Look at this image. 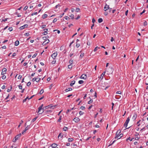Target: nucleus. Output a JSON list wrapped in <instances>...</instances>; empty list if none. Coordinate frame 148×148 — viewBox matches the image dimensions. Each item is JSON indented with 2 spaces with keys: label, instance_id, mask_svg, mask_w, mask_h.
I'll return each mask as SVG.
<instances>
[{
  "label": "nucleus",
  "instance_id": "f257e3e1",
  "mask_svg": "<svg viewBox=\"0 0 148 148\" xmlns=\"http://www.w3.org/2000/svg\"><path fill=\"white\" fill-rule=\"evenodd\" d=\"M30 128V125H27V127L25 128V130H23V131L22 132V134H24L25 132L29 129Z\"/></svg>",
  "mask_w": 148,
  "mask_h": 148
},
{
  "label": "nucleus",
  "instance_id": "f03ea898",
  "mask_svg": "<svg viewBox=\"0 0 148 148\" xmlns=\"http://www.w3.org/2000/svg\"><path fill=\"white\" fill-rule=\"evenodd\" d=\"M57 55V52H55L53 53L51 55V57L53 59H55L56 58V57Z\"/></svg>",
  "mask_w": 148,
  "mask_h": 148
},
{
  "label": "nucleus",
  "instance_id": "7ed1b4c3",
  "mask_svg": "<svg viewBox=\"0 0 148 148\" xmlns=\"http://www.w3.org/2000/svg\"><path fill=\"white\" fill-rule=\"evenodd\" d=\"M108 70L106 69V71L109 72V73H112L113 72L112 68V67H109V69H108Z\"/></svg>",
  "mask_w": 148,
  "mask_h": 148
},
{
  "label": "nucleus",
  "instance_id": "20e7f679",
  "mask_svg": "<svg viewBox=\"0 0 148 148\" xmlns=\"http://www.w3.org/2000/svg\"><path fill=\"white\" fill-rule=\"evenodd\" d=\"M41 79L40 78L38 77V78H34L33 79L32 81L34 82L35 81H36V82H38Z\"/></svg>",
  "mask_w": 148,
  "mask_h": 148
},
{
  "label": "nucleus",
  "instance_id": "39448f33",
  "mask_svg": "<svg viewBox=\"0 0 148 148\" xmlns=\"http://www.w3.org/2000/svg\"><path fill=\"white\" fill-rule=\"evenodd\" d=\"M28 26V25L27 24H25L23 26L21 27H19V29H24L27 27Z\"/></svg>",
  "mask_w": 148,
  "mask_h": 148
},
{
  "label": "nucleus",
  "instance_id": "423d86ee",
  "mask_svg": "<svg viewBox=\"0 0 148 148\" xmlns=\"http://www.w3.org/2000/svg\"><path fill=\"white\" fill-rule=\"evenodd\" d=\"M120 133V132H119V131H118L116 134V136L115 138H116L118 139V138L120 137L119 134Z\"/></svg>",
  "mask_w": 148,
  "mask_h": 148
},
{
  "label": "nucleus",
  "instance_id": "0eeeda50",
  "mask_svg": "<svg viewBox=\"0 0 148 148\" xmlns=\"http://www.w3.org/2000/svg\"><path fill=\"white\" fill-rule=\"evenodd\" d=\"M86 75L85 74H83L81 76L80 78L81 79H86Z\"/></svg>",
  "mask_w": 148,
  "mask_h": 148
},
{
  "label": "nucleus",
  "instance_id": "6e6552de",
  "mask_svg": "<svg viewBox=\"0 0 148 148\" xmlns=\"http://www.w3.org/2000/svg\"><path fill=\"white\" fill-rule=\"evenodd\" d=\"M42 109V108L41 107L39 106L38 108V113H39V114H42L43 112V111L42 112H40V111Z\"/></svg>",
  "mask_w": 148,
  "mask_h": 148
},
{
  "label": "nucleus",
  "instance_id": "1a4fd4ad",
  "mask_svg": "<svg viewBox=\"0 0 148 148\" xmlns=\"http://www.w3.org/2000/svg\"><path fill=\"white\" fill-rule=\"evenodd\" d=\"M137 114L136 113H134V116L132 117V119L134 120H135L137 117Z\"/></svg>",
  "mask_w": 148,
  "mask_h": 148
},
{
  "label": "nucleus",
  "instance_id": "9d476101",
  "mask_svg": "<svg viewBox=\"0 0 148 148\" xmlns=\"http://www.w3.org/2000/svg\"><path fill=\"white\" fill-rule=\"evenodd\" d=\"M6 68H4L2 70V71L1 73V75H3L5 73V72L6 71Z\"/></svg>",
  "mask_w": 148,
  "mask_h": 148
},
{
  "label": "nucleus",
  "instance_id": "9b49d317",
  "mask_svg": "<svg viewBox=\"0 0 148 148\" xmlns=\"http://www.w3.org/2000/svg\"><path fill=\"white\" fill-rule=\"evenodd\" d=\"M80 119L78 118H75L73 119V121H74L75 122L77 123L79 121Z\"/></svg>",
  "mask_w": 148,
  "mask_h": 148
},
{
  "label": "nucleus",
  "instance_id": "f8f14e48",
  "mask_svg": "<svg viewBox=\"0 0 148 148\" xmlns=\"http://www.w3.org/2000/svg\"><path fill=\"white\" fill-rule=\"evenodd\" d=\"M21 136V133L19 134L16 135L15 138H16L17 140Z\"/></svg>",
  "mask_w": 148,
  "mask_h": 148
},
{
  "label": "nucleus",
  "instance_id": "ddd939ff",
  "mask_svg": "<svg viewBox=\"0 0 148 148\" xmlns=\"http://www.w3.org/2000/svg\"><path fill=\"white\" fill-rule=\"evenodd\" d=\"M105 73H106V71L104 72L102 74H101V76L100 77H99V78H101V79H102L103 78V76L105 75Z\"/></svg>",
  "mask_w": 148,
  "mask_h": 148
},
{
  "label": "nucleus",
  "instance_id": "4468645a",
  "mask_svg": "<svg viewBox=\"0 0 148 148\" xmlns=\"http://www.w3.org/2000/svg\"><path fill=\"white\" fill-rule=\"evenodd\" d=\"M56 106V105L55 106H52V104L49 105L48 106H46V107H49V108H52V109H53Z\"/></svg>",
  "mask_w": 148,
  "mask_h": 148
},
{
  "label": "nucleus",
  "instance_id": "2eb2a0df",
  "mask_svg": "<svg viewBox=\"0 0 148 148\" xmlns=\"http://www.w3.org/2000/svg\"><path fill=\"white\" fill-rule=\"evenodd\" d=\"M58 146V145L54 143L52 144L51 145V147H52V148H56V147Z\"/></svg>",
  "mask_w": 148,
  "mask_h": 148
},
{
  "label": "nucleus",
  "instance_id": "dca6fc26",
  "mask_svg": "<svg viewBox=\"0 0 148 148\" xmlns=\"http://www.w3.org/2000/svg\"><path fill=\"white\" fill-rule=\"evenodd\" d=\"M109 8V5L106 4L105 6V8H107L106 9H105V11H106L108 10V9Z\"/></svg>",
  "mask_w": 148,
  "mask_h": 148
},
{
  "label": "nucleus",
  "instance_id": "f3484780",
  "mask_svg": "<svg viewBox=\"0 0 148 148\" xmlns=\"http://www.w3.org/2000/svg\"><path fill=\"white\" fill-rule=\"evenodd\" d=\"M19 44V41L18 40H16L14 43V45L16 46H17Z\"/></svg>",
  "mask_w": 148,
  "mask_h": 148
},
{
  "label": "nucleus",
  "instance_id": "a211bd4d",
  "mask_svg": "<svg viewBox=\"0 0 148 148\" xmlns=\"http://www.w3.org/2000/svg\"><path fill=\"white\" fill-rule=\"evenodd\" d=\"M44 35H46L47 34V31H48L47 29H44Z\"/></svg>",
  "mask_w": 148,
  "mask_h": 148
},
{
  "label": "nucleus",
  "instance_id": "6ab92c4d",
  "mask_svg": "<svg viewBox=\"0 0 148 148\" xmlns=\"http://www.w3.org/2000/svg\"><path fill=\"white\" fill-rule=\"evenodd\" d=\"M72 90V88H70L68 89H66L65 90V91L66 92H67L70 91H71Z\"/></svg>",
  "mask_w": 148,
  "mask_h": 148
},
{
  "label": "nucleus",
  "instance_id": "aec40b11",
  "mask_svg": "<svg viewBox=\"0 0 148 148\" xmlns=\"http://www.w3.org/2000/svg\"><path fill=\"white\" fill-rule=\"evenodd\" d=\"M47 14H44L42 16V18H45L47 17Z\"/></svg>",
  "mask_w": 148,
  "mask_h": 148
},
{
  "label": "nucleus",
  "instance_id": "412c9836",
  "mask_svg": "<svg viewBox=\"0 0 148 148\" xmlns=\"http://www.w3.org/2000/svg\"><path fill=\"white\" fill-rule=\"evenodd\" d=\"M103 21V19L101 18H100L98 20V21L99 23H101Z\"/></svg>",
  "mask_w": 148,
  "mask_h": 148
},
{
  "label": "nucleus",
  "instance_id": "4be33fe9",
  "mask_svg": "<svg viewBox=\"0 0 148 148\" xmlns=\"http://www.w3.org/2000/svg\"><path fill=\"white\" fill-rule=\"evenodd\" d=\"M73 138H69L68 139V141L69 142H72L73 140Z\"/></svg>",
  "mask_w": 148,
  "mask_h": 148
},
{
  "label": "nucleus",
  "instance_id": "5701e85b",
  "mask_svg": "<svg viewBox=\"0 0 148 148\" xmlns=\"http://www.w3.org/2000/svg\"><path fill=\"white\" fill-rule=\"evenodd\" d=\"M75 81H73L72 82V83H71L70 84V85L71 86H72L75 84Z\"/></svg>",
  "mask_w": 148,
  "mask_h": 148
},
{
  "label": "nucleus",
  "instance_id": "b1692460",
  "mask_svg": "<svg viewBox=\"0 0 148 148\" xmlns=\"http://www.w3.org/2000/svg\"><path fill=\"white\" fill-rule=\"evenodd\" d=\"M49 40H46L43 43V44H44V45H45L46 44L48 43L49 42Z\"/></svg>",
  "mask_w": 148,
  "mask_h": 148
},
{
  "label": "nucleus",
  "instance_id": "393cba45",
  "mask_svg": "<svg viewBox=\"0 0 148 148\" xmlns=\"http://www.w3.org/2000/svg\"><path fill=\"white\" fill-rule=\"evenodd\" d=\"M69 63L70 64H72L73 63V60L72 59H71L70 60Z\"/></svg>",
  "mask_w": 148,
  "mask_h": 148
},
{
  "label": "nucleus",
  "instance_id": "a878e982",
  "mask_svg": "<svg viewBox=\"0 0 148 148\" xmlns=\"http://www.w3.org/2000/svg\"><path fill=\"white\" fill-rule=\"evenodd\" d=\"M37 117H36L35 118L33 119L32 120V121H31V123H32V122H33L35 121L37 119Z\"/></svg>",
  "mask_w": 148,
  "mask_h": 148
},
{
  "label": "nucleus",
  "instance_id": "bb28decb",
  "mask_svg": "<svg viewBox=\"0 0 148 148\" xmlns=\"http://www.w3.org/2000/svg\"><path fill=\"white\" fill-rule=\"evenodd\" d=\"M69 16L72 19H73L74 18V15L73 14H71V15H69Z\"/></svg>",
  "mask_w": 148,
  "mask_h": 148
},
{
  "label": "nucleus",
  "instance_id": "cd10ccee",
  "mask_svg": "<svg viewBox=\"0 0 148 148\" xmlns=\"http://www.w3.org/2000/svg\"><path fill=\"white\" fill-rule=\"evenodd\" d=\"M84 53H81V54L80 55V57L81 58H82L84 56Z\"/></svg>",
  "mask_w": 148,
  "mask_h": 148
},
{
  "label": "nucleus",
  "instance_id": "c85d7f7f",
  "mask_svg": "<svg viewBox=\"0 0 148 148\" xmlns=\"http://www.w3.org/2000/svg\"><path fill=\"white\" fill-rule=\"evenodd\" d=\"M84 83V81L82 80H80L79 81L78 83L80 84H82Z\"/></svg>",
  "mask_w": 148,
  "mask_h": 148
},
{
  "label": "nucleus",
  "instance_id": "c756f323",
  "mask_svg": "<svg viewBox=\"0 0 148 148\" xmlns=\"http://www.w3.org/2000/svg\"><path fill=\"white\" fill-rule=\"evenodd\" d=\"M68 129V128L66 127H64L63 128L64 131H66Z\"/></svg>",
  "mask_w": 148,
  "mask_h": 148
},
{
  "label": "nucleus",
  "instance_id": "7c9ffc66",
  "mask_svg": "<svg viewBox=\"0 0 148 148\" xmlns=\"http://www.w3.org/2000/svg\"><path fill=\"white\" fill-rule=\"evenodd\" d=\"M93 102V100L92 99H90V100L88 101V104H90L91 103H92Z\"/></svg>",
  "mask_w": 148,
  "mask_h": 148
},
{
  "label": "nucleus",
  "instance_id": "2f4dec72",
  "mask_svg": "<svg viewBox=\"0 0 148 148\" xmlns=\"http://www.w3.org/2000/svg\"><path fill=\"white\" fill-rule=\"evenodd\" d=\"M68 67L69 69H71L72 67V64H70L69 65H68Z\"/></svg>",
  "mask_w": 148,
  "mask_h": 148
},
{
  "label": "nucleus",
  "instance_id": "473e14b6",
  "mask_svg": "<svg viewBox=\"0 0 148 148\" xmlns=\"http://www.w3.org/2000/svg\"><path fill=\"white\" fill-rule=\"evenodd\" d=\"M44 92V90L43 89H42L40 90V92L39 93L41 95Z\"/></svg>",
  "mask_w": 148,
  "mask_h": 148
},
{
  "label": "nucleus",
  "instance_id": "72a5a7b5",
  "mask_svg": "<svg viewBox=\"0 0 148 148\" xmlns=\"http://www.w3.org/2000/svg\"><path fill=\"white\" fill-rule=\"evenodd\" d=\"M29 34L28 33H27L24 34V36H29Z\"/></svg>",
  "mask_w": 148,
  "mask_h": 148
},
{
  "label": "nucleus",
  "instance_id": "f704fd0d",
  "mask_svg": "<svg viewBox=\"0 0 148 148\" xmlns=\"http://www.w3.org/2000/svg\"><path fill=\"white\" fill-rule=\"evenodd\" d=\"M147 24V22L146 21H145L143 23V25L144 26H146Z\"/></svg>",
  "mask_w": 148,
  "mask_h": 148
},
{
  "label": "nucleus",
  "instance_id": "c9c22d12",
  "mask_svg": "<svg viewBox=\"0 0 148 148\" xmlns=\"http://www.w3.org/2000/svg\"><path fill=\"white\" fill-rule=\"evenodd\" d=\"M18 88H19L20 89H22V85H21V84H20L18 86Z\"/></svg>",
  "mask_w": 148,
  "mask_h": 148
},
{
  "label": "nucleus",
  "instance_id": "e433bc0d",
  "mask_svg": "<svg viewBox=\"0 0 148 148\" xmlns=\"http://www.w3.org/2000/svg\"><path fill=\"white\" fill-rule=\"evenodd\" d=\"M75 10L76 12H78L79 11L80 9L79 8H76Z\"/></svg>",
  "mask_w": 148,
  "mask_h": 148
},
{
  "label": "nucleus",
  "instance_id": "4c0bfd02",
  "mask_svg": "<svg viewBox=\"0 0 148 148\" xmlns=\"http://www.w3.org/2000/svg\"><path fill=\"white\" fill-rule=\"evenodd\" d=\"M64 14V13H63L61 14L58 17L59 18H61L62 17V16H63V15Z\"/></svg>",
  "mask_w": 148,
  "mask_h": 148
},
{
  "label": "nucleus",
  "instance_id": "58836bf2",
  "mask_svg": "<svg viewBox=\"0 0 148 148\" xmlns=\"http://www.w3.org/2000/svg\"><path fill=\"white\" fill-rule=\"evenodd\" d=\"M8 30L10 31H11L13 30V28L12 27H10L8 28Z\"/></svg>",
  "mask_w": 148,
  "mask_h": 148
},
{
  "label": "nucleus",
  "instance_id": "ea45409f",
  "mask_svg": "<svg viewBox=\"0 0 148 148\" xmlns=\"http://www.w3.org/2000/svg\"><path fill=\"white\" fill-rule=\"evenodd\" d=\"M127 124H128L127 123L125 122V123L124 125V127H125V128L127 127Z\"/></svg>",
  "mask_w": 148,
  "mask_h": 148
},
{
  "label": "nucleus",
  "instance_id": "a19ab883",
  "mask_svg": "<svg viewBox=\"0 0 148 148\" xmlns=\"http://www.w3.org/2000/svg\"><path fill=\"white\" fill-rule=\"evenodd\" d=\"M84 113L81 111H80L79 112V114H80V115H82V114H83Z\"/></svg>",
  "mask_w": 148,
  "mask_h": 148
},
{
  "label": "nucleus",
  "instance_id": "79ce46f5",
  "mask_svg": "<svg viewBox=\"0 0 148 148\" xmlns=\"http://www.w3.org/2000/svg\"><path fill=\"white\" fill-rule=\"evenodd\" d=\"M57 21V19L56 18H54L53 21V23H54Z\"/></svg>",
  "mask_w": 148,
  "mask_h": 148
},
{
  "label": "nucleus",
  "instance_id": "37998d69",
  "mask_svg": "<svg viewBox=\"0 0 148 148\" xmlns=\"http://www.w3.org/2000/svg\"><path fill=\"white\" fill-rule=\"evenodd\" d=\"M91 44V42L88 41L87 42V45H90Z\"/></svg>",
  "mask_w": 148,
  "mask_h": 148
},
{
  "label": "nucleus",
  "instance_id": "c03bdc74",
  "mask_svg": "<svg viewBox=\"0 0 148 148\" xmlns=\"http://www.w3.org/2000/svg\"><path fill=\"white\" fill-rule=\"evenodd\" d=\"M61 136V138H62V133H60L59 134V135H58V138H59V137H60Z\"/></svg>",
  "mask_w": 148,
  "mask_h": 148
},
{
  "label": "nucleus",
  "instance_id": "a18cd8bd",
  "mask_svg": "<svg viewBox=\"0 0 148 148\" xmlns=\"http://www.w3.org/2000/svg\"><path fill=\"white\" fill-rule=\"evenodd\" d=\"M8 19V18H5L4 19H3L2 20V21H1V22H2V21L5 22V21H7Z\"/></svg>",
  "mask_w": 148,
  "mask_h": 148
},
{
  "label": "nucleus",
  "instance_id": "49530a36",
  "mask_svg": "<svg viewBox=\"0 0 148 148\" xmlns=\"http://www.w3.org/2000/svg\"><path fill=\"white\" fill-rule=\"evenodd\" d=\"M38 13H37V12H34L32 14V15L33 16L34 15L36 14H37Z\"/></svg>",
  "mask_w": 148,
  "mask_h": 148
},
{
  "label": "nucleus",
  "instance_id": "de8ad7c7",
  "mask_svg": "<svg viewBox=\"0 0 148 148\" xmlns=\"http://www.w3.org/2000/svg\"><path fill=\"white\" fill-rule=\"evenodd\" d=\"M123 134H119L120 137L118 138V139H119L120 138L123 136Z\"/></svg>",
  "mask_w": 148,
  "mask_h": 148
},
{
  "label": "nucleus",
  "instance_id": "09e8293b",
  "mask_svg": "<svg viewBox=\"0 0 148 148\" xmlns=\"http://www.w3.org/2000/svg\"><path fill=\"white\" fill-rule=\"evenodd\" d=\"M61 116H60V117L59 118V119H58V122H61Z\"/></svg>",
  "mask_w": 148,
  "mask_h": 148
},
{
  "label": "nucleus",
  "instance_id": "8fccbe9b",
  "mask_svg": "<svg viewBox=\"0 0 148 148\" xmlns=\"http://www.w3.org/2000/svg\"><path fill=\"white\" fill-rule=\"evenodd\" d=\"M65 18L66 20H68L69 19H70V18H69V17L67 16H65L64 17Z\"/></svg>",
  "mask_w": 148,
  "mask_h": 148
},
{
  "label": "nucleus",
  "instance_id": "3c124183",
  "mask_svg": "<svg viewBox=\"0 0 148 148\" xmlns=\"http://www.w3.org/2000/svg\"><path fill=\"white\" fill-rule=\"evenodd\" d=\"M79 46H80L79 44L78 43H77V42L76 45V47L78 48Z\"/></svg>",
  "mask_w": 148,
  "mask_h": 148
},
{
  "label": "nucleus",
  "instance_id": "603ef678",
  "mask_svg": "<svg viewBox=\"0 0 148 148\" xmlns=\"http://www.w3.org/2000/svg\"><path fill=\"white\" fill-rule=\"evenodd\" d=\"M17 140L16 138H14L13 139L12 141L14 142H15Z\"/></svg>",
  "mask_w": 148,
  "mask_h": 148
},
{
  "label": "nucleus",
  "instance_id": "864d4df0",
  "mask_svg": "<svg viewBox=\"0 0 148 148\" xmlns=\"http://www.w3.org/2000/svg\"><path fill=\"white\" fill-rule=\"evenodd\" d=\"M22 76L21 75H20L18 76V78L19 79H21L22 78Z\"/></svg>",
  "mask_w": 148,
  "mask_h": 148
},
{
  "label": "nucleus",
  "instance_id": "5fc2aeb1",
  "mask_svg": "<svg viewBox=\"0 0 148 148\" xmlns=\"http://www.w3.org/2000/svg\"><path fill=\"white\" fill-rule=\"evenodd\" d=\"M28 8V6H25V8H24L23 10H26Z\"/></svg>",
  "mask_w": 148,
  "mask_h": 148
},
{
  "label": "nucleus",
  "instance_id": "6e6d98bb",
  "mask_svg": "<svg viewBox=\"0 0 148 148\" xmlns=\"http://www.w3.org/2000/svg\"><path fill=\"white\" fill-rule=\"evenodd\" d=\"M60 5L59 4H58L56 5V6L55 7V8H57L60 7Z\"/></svg>",
  "mask_w": 148,
  "mask_h": 148
},
{
  "label": "nucleus",
  "instance_id": "4d7b16f0",
  "mask_svg": "<svg viewBox=\"0 0 148 148\" xmlns=\"http://www.w3.org/2000/svg\"><path fill=\"white\" fill-rule=\"evenodd\" d=\"M6 76L5 75H3L2 77V79H5L6 78Z\"/></svg>",
  "mask_w": 148,
  "mask_h": 148
},
{
  "label": "nucleus",
  "instance_id": "13d9d810",
  "mask_svg": "<svg viewBox=\"0 0 148 148\" xmlns=\"http://www.w3.org/2000/svg\"><path fill=\"white\" fill-rule=\"evenodd\" d=\"M46 27V25H43L42 26H41V28L42 29H44L45 27Z\"/></svg>",
  "mask_w": 148,
  "mask_h": 148
},
{
  "label": "nucleus",
  "instance_id": "bf43d9fd",
  "mask_svg": "<svg viewBox=\"0 0 148 148\" xmlns=\"http://www.w3.org/2000/svg\"><path fill=\"white\" fill-rule=\"evenodd\" d=\"M80 18V16L79 15H78L77 17L75 18V19H76V20H77L78 19H79V18Z\"/></svg>",
  "mask_w": 148,
  "mask_h": 148
},
{
  "label": "nucleus",
  "instance_id": "052dcab7",
  "mask_svg": "<svg viewBox=\"0 0 148 148\" xmlns=\"http://www.w3.org/2000/svg\"><path fill=\"white\" fill-rule=\"evenodd\" d=\"M31 84V83L30 82H28L27 85V86H29Z\"/></svg>",
  "mask_w": 148,
  "mask_h": 148
},
{
  "label": "nucleus",
  "instance_id": "680f3d73",
  "mask_svg": "<svg viewBox=\"0 0 148 148\" xmlns=\"http://www.w3.org/2000/svg\"><path fill=\"white\" fill-rule=\"evenodd\" d=\"M16 54L15 53H13V54H12V56L14 57L16 56Z\"/></svg>",
  "mask_w": 148,
  "mask_h": 148
},
{
  "label": "nucleus",
  "instance_id": "e2e57ef3",
  "mask_svg": "<svg viewBox=\"0 0 148 148\" xmlns=\"http://www.w3.org/2000/svg\"><path fill=\"white\" fill-rule=\"evenodd\" d=\"M80 108L82 110H83L85 108L84 106H81L80 107Z\"/></svg>",
  "mask_w": 148,
  "mask_h": 148
},
{
  "label": "nucleus",
  "instance_id": "0e129e2a",
  "mask_svg": "<svg viewBox=\"0 0 148 148\" xmlns=\"http://www.w3.org/2000/svg\"><path fill=\"white\" fill-rule=\"evenodd\" d=\"M37 55V53H35L34 55L32 57L33 58H34V57H35Z\"/></svg>",
  "mask_w": 148,
  "mask_h": 148
},
{
  "label": "nucleus",
  "instance_id": "69168bd1",
  "mask_svg": "<svg viewBox=\"0 0 148 148\" xmlns=\"http://www.w3.org/2000/svg\"><path fill=\"white\" fill-rule=\"evenodd\" d=\"M73 53H71L70 54V55H69L70 57H71L73 55Z\"/></svg>",
  "mask_w": 148,
  "mask_h": 148
},
{
  "label": "nucleus",
  "instance_id": "338daca9",
  "mask_svg": "<svg viewBox=\"0 0 148 148\" xmlns=\"http://www.w3.org/2000/svg\"><path fill=\"white\" fill-rule=\"evenodd\" d=\"M95 22V19L94 18H93V19H92V22L93 23H94Z\"/></svg>",
  "mask_w": 148,
  "mask_h": 148
},
{
  "label": "nucleus",
  "instance_id": "774afa93",
  "mask_svg": "<svg viewBox=\"0 0 148 148\" xmlns=\"http://www.w3.org/2000/svg\"><path fill=\"white\" fill-rule=\"evenodd\" d=\"M71 110H70V109H68V110H67V111H66V113L67 114H68V112H69V111H71Z\"/></svg>",
  "mask_w": 148,
  "mask_h": 148
}]
</instances>
